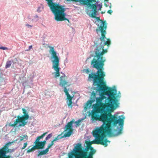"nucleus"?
Wrapping results in <instances>:
<instances>
[{
	"label": "nucleus",
	"mask_w": 158,
	"mask_h": 158,
	"mask_svg": "<svg viewBox=\"0 0 158 158\" xmlns=\"http://www.w3.org/2000/svg\"><path fill=\"white\" fill-rule=\"evenodd\" d=\"M107 52L104 50L102 45H98L95 49V55L91 63V66L98 69L96 73L89 75L88 80L93 81V91L88 100L84 106V111L86 115L91 116L93 122L100 120L103 122L102 125L93 133L95 138V142L105 147L107 146L110 141L105 139V133L110 136H117L122 133L124 120L123 115L118 116V113L113 116L110 112L118 107L117 98L120 97V92L118 94L115 86L108 89L105 85L103 67L105 61L102 55Z\"/></svg>",
	"instance_id": "f257e3e1"
},
{
	"label": "nucleus",
	"mask_w": 158,
	"mask_h": 158,
	"mask_svg": "<svg viewBox=\"0 0 158 158\" xmlns=\"http://www.w3.org/2000/svg\"><path fill=\"white\" fill-rule=\"evenodd\" d=\"M74 148L72 151L68 154V158H93V153L90 152L87 157V153L82 151L81 144L80 143L74 144Z\"/></svg>",
	"instance_id": "f03ea898"
},
{
	"label": "nucleus",
	"mask_w": 158,
	"mask_h": 158,
	"mask_svg": "<svg viewBox=\"0 0 158 158\" xmlns=\"http://www.w3.org/2000/svg\"><path fill=\"white\" fill-rule=\"evenodd\" d=\"M49 47L50 49L49 53L51 55V59L52 62V69L56 71L52 73L54 74V77L56 78L60 76V73L59 71L61 68L59 66L60 58L58 56L59 54L55 50L53 47L49 46ZM60 73H62L61 72Z\"/></svg>",
	"instance_id": "7ed1b4c3"
},
{
	"label": "nucleus",
	"mask_w": 158,
	"mask_h": 158,
	"mask_svg": "<svg viewBox=\"0 0 158 158\" xmlns=\"http://www.w3.org/2000/svg\"><path fill=\"white\" fill-rule=\"evenodd\" d=\"M97 24L98 27L99 29H97L96 30L97 34L100 32L102 34V36L100 38L101 44L103 42V44L104 45H108L110 44V41L109 39H107L105 37V34L106 33L105 30L106 29V26L103 22L101 20L99 17L96 18Z\"/></svg>",
	"instance_id": "20e7f679"
},
{
	"label": "nucleus",
	"mask_w": 158,
	"mask_h": 158,
	"mask_svg": "<svg viewBox=\"0 0 158 158\" xmlns=\"http://www.w3.org/2000/svg\"><path fill=\"white\" fill-rule=\"evenodd\" d=\"M48 1V5L50 6V9L55 15V18H65L66 15L64 13L65 8L60 6L56 7L53 5V0H46ZM75 2H84V0H72Z\"/></svg>",
	"instance_id": "39448f33"
},
{
	"label": "nucleus",
	"mask_w": 158,
	"mask_h": 158,
	"mask_svg": "<svg viewBox=\"0 0 158 158\" xmlns=\"http://www.w3.org/2000/svg\"><path fill=\"white\" fill-rule=\"evenodd\" d=\"M22 110L23 115L21 116H18L14 123L13 124L10 123L9 126L15 127L19 123H21L19 125V127H24L27 124V122L26 121L28 120L29 117L28 112L25 109L23 108L22 109Z\"/></svg>",
	"instance_id": "423d86ee"
},
{
	"label": "nucleus",
	"mask_w": 158,
	"mask_h": 158,
	"mask_svg": "<svg viewBox=\"0 0 158 158\" xmlns=\"http://www.w3.org/2000/svg\"><path fill=\"white\" fill-rule=\"evenodd\" d=\"M98 2H96L95 4L91 6V10L88 11L89 16L92 17H95L96 19L97 17L96 16L98 15V10H100L102 7V5L98 4Z\"/></svg>",
	"instance_id": "0eeeda50"
},
{
	"label": "nucleus",
	"mask_w": 158,
	"mask_h": 158,
	"mask_svg": "<svg viewBox=\"0 0 158 158\" xmlns=\"http://www.w3.org/2000/svg\"><path fill=\"white\" fill-rule=\"evenodd\" d=\"M73 121H71L66 124L64 127L65 130L63 132L64 137H69L70 136L72 132V130L73 127Z\"/></svg>",
	"instance_id": "6e6552de"
},
{
	"label": "nucleus",
	"mask_w": 158,
	"mask_h": 158,
	"mask_svg": "<svg viewBox=\"0 0 158 158\" xmlns=\"http://www.w3.org/2000/svg\"><path fill=\"white\" fill-rule=\"evenodd\" d=\"M63 74V75L61 76L60 77V85L64 87V92L67 97V94H69V93H68V90L66 88L65 86L67 85L68 82L64 80V79L65 76V74Z\"/></svg>",
	"instance_id": "1a4fd4ad"
},
{
	"label": "nucleus",
	"mask_w": 158,
	"mask_h": 158,
	"mask_svg": "<svg viewBox=\"0 0 158 158\" xmlns=\"http://www.w3.org/2000/svg\"><path fill=\"white\" fill-rule=\"evenodd\" d=\"M9 152L8 147L5 146L0 149V158H10L9 156H6V153Z\"/></svg>",
	"instance_id": "9d476101"
},
{
	"label": "nucleus",
	"mask_w": 158,
	"mask_h": 158,
	"mask_svg": "<svg viewBox=\"0 0 158 158\" xmlns=\"http://www.w3.org/2000/svg\"><path fill=\"white\" fill-rule=\"evenodd\" d=\"M35 145H34L31 148L27 151V153H29L36 150L40 149V136L37 137V139L35 142Z\"/></svg>",
	"instance_id": "9b49d317"
},
{
	"label": "nucleus",
	"mask_w": 158,
	"mask_h": 158,
	"mask_svg": "<svg viewBox=\"0 0 158 158\" xmlns=\"http://www.w3.org/2000/svg\"><path fill=\"white\" fill-rule=\"evenodd\" d=\"M67 97L68 99L67 102V104L68 105L69 107L71 108L73 106L72 105V101L73 97L71 96L69 94H68Z\"/></svg>",
	"instance_id": "f8f14e48"
},
{
	"label": "nucleus",
	"mask_w": 158,
	"mask_h": 158,
	"mask_svg": "<svg viewBox=\"0 0 158 158\" xmlns=\"http://www.w3.org/2000/svg\"><path fill=\"white\" fill-rule=\"evenodd\" d=\"M92 143L90 142H88L87 143V147L84 149V150L85 151L87 152L89 150V149H90V148L91 147V145Z\"/></svg>",
	"instance_id": "ddd939ff"
},
{
	"label": "nucleus",
	"mask_w": 158,
	"mask_h": 158,
	"mask_svg": "<svg viewBox=\"0 0 158 158\" xmlns=\"http://www.w3.org/2000/svg\"><path fill=\"white\" fill-rule=\"evenodd\" d=\"M95 1V0H88V5L90 8H91L92 6L94 4H93V2H94Z\"/></svg>",
	"instance_id": "4468645a"
},
{
	"label": "nucleus",
	"mask_w": 158,
	"mask_h": 158,
	"mask_svg": "<svg viewBox=\"0 0 158 158\" xmlns=\"http://www.w3.org/2000/svg\"><path fill=\"white\" fill-rule=\"evenodd\" d=\"M63 137V136H61L60 135H58L56 137H55L53 139V142H55L57 141L59 139H61L62 137Z\"/></svg>",
	"instance_id": "2eb2a0df"
},
{
	"label": "nucleus",
	"mask_w": 158,
	"mask_h": 158,
	"mask_svg": "<svg viewBox=\"0 0 158 158\" xmlns=\"http://www.w3.org/2000/svg\"><path fill=\"white\" fill-rule=\"evenodd\" d=\"M12 64V62L10 60H8L6 62V66H5V68H6L7 69V68H9L10 66Z\"/></svg>",
	"instance_id": "dca6fc26"
},
{
	"label": "nucleus",
	"mask_w": 158,
	"mask_h": 158,
	"mask_svg": "<svg viewBox=\"0 0 158 158\" xmlns=\"http://www.w3.org/2000/svg\"><path fill=\"white\" fill-rule=\"evenodd\" d=\"M49 150L46 148L45 150L40 152V155L46 154L48 152Z\"/></svg>",
	"instance_id": "f3484780"
},
{
	"label": "nucleus",
	"mask_w": 158,
	"mask_h": 158,
	"mask_svg": "<svg viewBox=\"0 0 158 158\" xmlns=\"http://www.w3.org/2000/svg\"><path fill=\"white\" fill-rule=\"evenodd\" d=\"M19 140L21 141L23 140L24 139H27L28 138V136L26 135H23L22 136H20V137Z\"/></svg>",
	"instance_id": "a211bd4d"
},
{
	"label": "nucleus",
	"mask_w": 158,
	"mask_h": 158,
	"mask_svg": "<svg viewBox=\"0 0 158 158\" xmlns=\"http://www.w3.org/2000/svg\"><path fill=\"white\" fill-rule=\"evenodd\" d=\"M5 81L4 79L1 77H0V85L3 84H4Z\"/></svg>",
	"instance_id": "6ab92c4d"
},
{
	"label": "nucleus",
	"mask_w": 158,
	"mask_h": 158,
	"mask_svg": "<svg viewBox=\"0 0 158 158\" xmlns=\"http://www.w3.org/2000/svg\"><path fill=\"white\" fill-rule=\"evenodd\" d=\"M39 19V17L37 15H35L34 16L33 19H32V21L33 22H36Z\"/></svg>",
	"instance_id": "aec40b11"
},
{
	"label": "nucleus",
	"mask_w": 158,
	"mask_h": 158,
	"mask_svg": "<svg viewBox=\"0 0 158 158\" xmlns=\"http://www.w3.org/2000/svg\"><path fill=\"white\" fill-rule=\"evenodd\" d=\"M52 135V133H51L49 134H48V136L46 137L45 140H48L49 139H50Z\"/></svg>",
	"instance_id": "412c9836"
},
{
	"label": "nucleus",
	"mask_w": 158,
	"mask_h": 158,
	"mask_svg": "<svg viewBox=\"0 0 158 158\" xmlns=\"http://www.w3.org/2000/svg\"><path fill=\"white\" fill-rule=\"evenodd\" d=\"M46 140H44L43 142H40V149H41V147L42 146H43L46 143Z\"/></svg>",
	"instance_id": "4be33fe9"
},
{
	"label": "nucleus",
	"mask_w": 158,
	"mask_h": 158,
	"mask_svg": "<svg viewBox=\"0 0 158 158\" xmlns=\"http://www.w3.org/2000/svg\"><path fill=\"white\" fill-rule=\"evenodd\" d=\"M73 124H75V125L76 127H77L78 125H79L81 124V123H80L79 122H78V121H76L75 122H74Z\"/></svg>",
	"instance_id": "5701e85b"
},
{
	"label": "nucleus",
	"mask_w": 158,
	"mask_h": 158,
	"mask_svg": "<svg viewBox=\"0 0 158 158\" xmlns=\"http://www.w3.org/2000/svg\"><path fill=\"white\" fill-rule=\"evenodd\" d=\"M85 117H84L82 118H80V119H79L78 120H77L78 122H79V123H81V121H83V120H84L85 118Z\"/></svg>",
	"instance_id": "b1692460"
},
{
	"label": "nucleus",
	"mask_w": 158,
	"mask_h": 158,
	"mask_svg": "<svg viewBox=\"0 0 158 158\" xmlns=\"http://www.w3.org/2000/svg\"><path fill=\"white\" fill-rule=\"evenodd\" d=\"M27 145V143H24L23 146L21 148V149L23 150L25 149Z\"/></svg>",
	"instance_id": "393cba45"
},
{
	"label": "nucleus",
	"mask_w": 158,
	"mask_h": 158,
	"mask_svg": "<svg viewBox=\"0 0 158 158\" xmlns=\"http://www.w3.org/2000/svg\"><path fill=\"white\" fill-rule=\"evenodd\" d=\"M90 152L91 153H93V154H94L95 152V151L94 149L92 147L90 148Z\"/></svg>",
	"instance_id": "a878e982"
},
{
	"label": "nucleus",
	"mask_w": 158,
	"mask_h": 158,
	"mask_svg": "<svg viewBox=\"0 0 158 158\" xmlns=\"http://www.w3.org/2000/svg\"><path fill=\"white\" fill-rule=\"evenodd\" d=\"M47 134V133H44V134H43L42 135L40 136V139H43V137L44 136H45L46 134Z\"/></svg>",
	"instance_id": "bb28decb"
},
{
	"label": "nucleus",
	"mask_w": 158,
	"mask_h": 158,
	"mask_svg": "<svg viewBox=\"0 0 158 158\" xmlns=\"http://www.w3.org/2000/svg\"><path fill=\"white\" fill-rule=\"evenodd\" d=\"M84 71L87 74H89V73L90 72V71L88 69H85Z\"/></svg>",
	"instance_id": "cd10ccee"
},
{
	"label": "nucleus",
	"mask_w": 158,
	"mask_h": 158,
	"mask_svg": "<svg viewBox=\"0 0 158 158\" xmlns=\"http://www.w3.org/2000/svg\"><path fill=\"white\" fill-rule=\"evenodd\" d=\"M0 49H2L3 50H7L8 48L6 47H0Z\"/></svg>",
	"instance_id": "c85d7f7f"
},
{
	"label": "nucleus",
	"mask_w": 158,
	"mask_h": 158,
	"mask_svg": "<svg viewBox=\"0 0 158 158\" xmlns=\"http://www.w3.org/2000/svg\"><path fill=\"white\" fill-rule=\"evenodd\" d=\"M32 45H31L30 46H29V48L27 49L26 50V51H29L32 48Z\"/></svg>",
	"instance_id": "c756f323"
},
{
	"label": "nucleus",
	"mask_w": 158,
	"mask_h": 158,
	"mask_svg": "<svg viewBox=\"0 0 158 158\" xmlns=\"http://www.w3.org/2000/svg\"><path fill=\"white\" fill-rule=\"evenodd\" d=\"M93 56H94L93 55H90V56L87 58V60H89V59H90Z\"/></svg>",
	"instance_id": "7c9ffc66"
},
{
	"label": "nucleus",
	"mask_w": 158,
	"mask_h": 158,
	"mask_svg": "<svg viewBox=\"0 0 158 158\" xmlns=\"http://www.w3.org/2000/svg\"><path fill=\"white\" fill-rule=\"evenodd\" d=\"M26 26L28 27H32V26H31V25H29V24H26Z\"/></svg>",
	"instance_id": "2f4dec72"
},
{
	"label": "nucleus",
	"mask_w": 158,
	"mask_h": 158,
	"mask_svg": "<svg viewBox=\"0 0 158 158\" xmlns=\"http://www.w3.org/2000/svg\"><path fill=\"white\" fill-rule=\"evenodd\" d=\"M107 12L109 14H111V13L112 12V11L111 10H109Z\"/></svg>",
	"instance_id": "473e14b6"
},
{
	"label": "nucleus",
	"mask_w": 158,
	"mask_h": 158,
	"mask_svg": "<svg viewBox=\"0 0 158 158\" xmlns=\"http://www.w3.org/2000/svg\"><path fill=\"white\" fill-rule=\"evenodd\" d=\"M51 146H52V145L50 144L49 145H48L47 148L49 150V149L51 147Z\"/></svg>",
	"instance_id": "72a5a7b5"
},
{
	"label": "nucleus",
	"mask_w": 158,
	"mask_h": 158,
	"mask_svg": "<svg viewBox=\"0 0 158 158\" xmlns=\"http://www.w3.org/2000/svg\"><path fill=\"white\" fill-rule=\"evenodd\" d=\"M51 146H52V145L50 144L49 145H48L47 148L49 150V149L51 147Z\"/></svg>",
	"instance_id": "f704fd0d"
},
{
	"label": "nucleus",
	"mask_w": 158,
	"mask_h": 158,
	"mask_svg": "<svg viewBox=\"0 0 158 158\" xmlns=\"http://www.w3.org/2000/svg\"><path fill=\"white\" fill-rule=\"evenodd\" d=\"M37 155L38 156H40V151H38V154Z\"/></svg>",
	"instance_id": "c9c22d12"
},
{
	"label": "nucleus",
	"mask_w": 158,
	"mask_h": 158,
	"mask_svg": "<svg viewBox=\"0 0 158 158\" xmlns=\"http://www.w3.org/2000/svg\"><path fill=\"white\" fill-rule=\"evenodd\" d=\"M54 142H53V140L52 141V142L50 144L51 145H52V146L53 145V144H54Z\"/></svg>",
	"instance_id": "e433bc0d"
},
{
	"label": "nucleus",
	"mask_w": 158,
	"mask_h": 158,
	"mask_svg": "<svg viewBox=\"0 0 158 158\" xmlns=\"http://www.w3.org/2000/svg\"><path fill=\"white\" fill-rule=\"evenodd\" d=\"M46 36V35H45V36H44L43 37L44 40V38H45Z\"/></svg>",
	"instance_id": "4c0bfd02"
},
{
	"label": "nucleus",
	"mask_w": 158,
	"mask_h": 158,
	"mask_svg": "<svg viewBox=\"0 0 158 158\" xmlns=\"http://www.w3.org/2000/svg\"><path fill=\"white\" fill-rule=\"evenodd\" d=\"M44 44H43V45H44Z\"/></svg>",
	"instance_id": "58836bf2"
}]
</instances>
